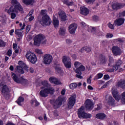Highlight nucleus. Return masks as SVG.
Segmentation results:
<instances>
[{
    "instance_id": "obj_16",
    "label": "nucleus",
    "mask_w": 125,
    "mask_h": 125,
    "mask_svg": "<svg viewBox=\"0 0 125 125\" xmlns=\"http://www.w3.org/2000/svg\"><path fill=\"white\" fill-rule=\"evenodd\" d=\"M19 66H18L16 67L17 72L20 73V74H24V71L23 68H27V65L22 61L19 62Z\"/></svg>"
},
{
    "instance_id": "obj_28",
    "label": "nucleus",
    "mask_w": 125,
    "mask_h": 125,
    "mask_svg": "<svg viewBox=\"0 0 125 125\" xmlns=\"http://www.w3.org/2000/svg\"><path fill=\"white\" fill-rule=\"evenodd\" d=\"M97 119L99 120H105L106 119V115L104 113H98L96 114Z\"/></svg>"
},
{
    "instance_id": "obj_5",
    "label": "nucleus",
    "mask_w": 125,
    "mask_h": 125,
    "mask_svg": "<svg viewBox=\"0 0 125 125\" xmlns=\"http://www.w3.org/2000/svg\"><path fill=\"white\" fill-rule=\"evenodd\" d=\"M25 57L27 61L31 62L32 64H35L36 62L38 61L36 54L31 51H27L26 52Z\"/></svg>"
},
{
    "instance_id": "obj_49",
    "label": "nucleus",
    "mask_w": 125,
    "mask_h": 125,
    "mask_svg": "<svg viewBox=\"0 0 125 125\" xmlns=\"http://www.w3.org/2000/svg\"><path fill=\"white\" fill-rule=\"evenodd\" d=\"M32 104H33V105H35L36 106H38V105H40V104L38 101L36 100L32 101Z\"/></svg>"
},
{
    "instance_id": "obj_48",
    "label": "nucleus",
    "mask_w": 125,
    "mask_h": 125,
    "mask_svg": "<svg viewBox=\"0 0 125 125\" xmlns=\"http://www.w3.org/2000/svg\"><path fill=\"white\" fill-rule=\"evenodd\" d=\"M113 34L111 33H107L106 35V38H107V39H111V38H113Z\"/></svg>"
},
{
    "instance_id": "obj_43",
    "label": "nucleus",
    "mask_w": 125,
    "mask_h": 125,
    "mask_svg": "<svg viewBox=\"0 0 125 125\" xmlns=\"http://www.w3.org/2000/svg\"><path fill=\"white\" fill-rule=\"evenodd\" d=\"M25 23H23L22 24V23H20V28H21V30H24L25 27Z\"/></svg>"
},
{
    "instance_id": "obj_1",
    "label": "nucleus",
    "mask_w": 125,
    "mask_h": 125,
    "mask_svg": "<svg viewBox=\"0 0 125 125\" xmlns=\"http://www.w3.org/2000/svg\"><path fill=\"white\" fill-rule=\"evenodd\" d=\"M12 6L9 8H5V11L10 14L11 19H15L18 13L23 12V7L17 0H11Z\"/></svg>"
},
{
    "instance_id": "obj_42",
    "label": "nucleus",
    "mask_w": 125,
    "mask_h": 125,
    "mask_svg": "<svg viewBox=\"0 0 125 125\" xmlns=\"http://www.w3.org/2000/svg\"><path fill=\"white\" fill-rule=\"evenodd\" d=\"M42 85H43L44 86H48V83L46 81H44L42 82Z\"/></svg>"
},
{
    "instance_id": "obj_4",
    "label": "nucleus",
    "mask_w": 125,
    "mask_h": 125,
    "mask_svg": "<svg viewBox=\"0 0 125 125\" xmlns=\"http://www.w3.org/2000/svg\"><path fill=\"white\" fill-rule=\"evenodd\" d=\"M0 90L1 91V94L5 98H7L9 96V88L8 86L3 83H0Z\"/></svg>"
},
{
    "instance_id": "obj_61",
    "label": "nucleus",
    "mask_w": 125,
    "mask_h": 125,
    "mask_svg": "<svg viewBox=\"0 0 125 125\" xmlns=\"http://www.w3.org/2000/svg\"><path fill=\"white\" fill-rule=\"evenodd\" d=\"M65 92H66V90H65V89H63L62 90L61 94H62V95H64Z\"/></svg>"
},
{
    "instance_id": "obj_36",
    "label": "nucleus",
    "mask_w": 125,
    "mask_h": 125,
    "mask_svg": "<svg viewBox=\"0 0 125 125\" xmlns=\"http://www.w3.org/2000/svg\"><path fill=\"white\" fill-rule=\"evenodd\" d=\"M109 63L108 66H113L114 65V60H113V58L110 56H109Z\"/></svg>"
},
{
    "instance_id": "obj_55",
    "label": "nucleus",
    "mask_w": 125,
    "mask_h": 125,
    "mask_svg": "<svg viewBox=\"0 0 125 125\" xmlns=\"http://www.w3.org/2000/svg\"><path fill=\"white\" fill-rule=\"evenodd\" d=\"M102 107V106H101V104H99L98 105V107L96 108V110L97 111H99V110H100V109H101Z\"/></svg>"
},
{
    "instance_id": "obj_34",
    "label": "nucleus",
    "mask_w": 125,
    "mask_h": 125,
    "mask_svg": "<svg viewBox=\"0 0 125 125\" xmlns=\"http://www.w3.org/2000/svg\"><path fill=\"white\" fill-rule=\"evenodd\" d=\"M103 77V74L101 73H98L94 77V80H99Z\"/></svg>"
},
{
    "instance_id": "obj_10",
    "label": "nucleus",
    "mask_w": 125,
    "mask_h": 125,
    "mask_svg": "<svg viewBox=\"0 0 125 125\" xmlns=\"http://www.w3.org/2000/svg\"><path fill=\"white\" fill-rule=\"evenodd\" d=\"M63 100L64 98H63V97H59L57 100H52L50 102L51 104L53 105L55 109H58V108H60L61 105H62V102H63Z\"/></svg>"
},
{
    "instance_id": "obj_3",
    "label": "nucleus",
    "mask_w": 125,
    "mask_h": 125,
    "mask_svg": "<svg viewBox=\"0 0 125 125\" xmlns=\"http://www.w3.org/2000/svg\"><path fill=\"white\" fill-rule=\"evenodd\" d=\"M81 26L83 28L85 27L89 32L94 33V34H95L97 36H101V35H102L101 31L99 30V27H93L92 26H88V25H86L84 22H81Z\"/></svg>"
},
{
    "instance_id": "obj_22",
    "label": "nucleus",
    "mask_w": 125,
    "mask_h": 125,
    "mask_svg": "<svg viewBox=\"0 0 125 125\" xmlns=\"http://www.w3.org/2000/svg\"><path fill=\"white\" fill-rule=\"evenodd\" d=\"M59 16L62 21H65V20H67V16L66 15V13L63 11L59 12Z\"/></svg>"
},
{
    "instance_id": "obj_39",
    "label": "nucleus",
    "mask_w": 125,
    "mask_h": 125,
    "mask_svg": "<svg viewBox=\"0 0 125 125\" xmlns=\"http://www.w3.org/2000/svg\"><path fill=\"white\" fill-rule=\"evenodd\" d=\"M31 25H28L26 26V32H25V34L26 35L27 34H28V33H29V32L30 31V30H31Z\"/></svg>"
},
{
    "instance_id": "obj_58",
    "label": "nucleus",
    "mask_w": 125,
    "mask_h": 125,
    "mask_svg": "<svg viewBox=\"0 0 125 125\" xmlns=\"http://www.w3.org/2000/svg\"><path fill=\"white\" fill-rule=\"evenodd\" d=\"M46 13V10H42L41 11V14L42 15L45 14Z\"/></svg>"
},
{
    "instance_id": "obj_17",
    "label": "nucleus",
    "mask_w": 125,
    "mask_h": 125,
    "mask_svg": "<svg viewBox=\"0 0 125 125\" xmlns=\"http://www.w3.org/2000/svg\"><path fill=\"white\" fill-rule=\"evenodd\" d=\"M122 63H123V62L121 60H118L117 62L116 65L113 67V69H106L107 72H109L110 73H112L114 72V71H118V70H119V68H120Z\"/></svg>"
},
{
    "instance_id": "obj_35",
    "label": "nucleus",
    "mask_w": 125,
    "mask_h": 125,
    "mask_svg": "<svg viewBox=\"0 0 125 125\" xmlns=\"http://www.w3.org/2000/svg\"><path fill=\"white\" fill-rule=\"evenodd\" d=\"M77 83H72L69 84V87L70 89H76V88L77 87Z\"/></svg>"
},
{
    "instance_id": "obj_33",
    "label": "nucleus",
    "mask_w": 125,
    "mask_h": 125,
    "mask_svg": "<svg viewBox=\"0 0 125 125\" xmlns=\"http://www.w3.org/2000/svg\"><path fill=\"white\" fill-rule=\"evenodd\" d=\"M55 69L57 74H62L63 73V70L59 66H56Z\"/></svg>"
},
{
    "instance_id": "obj_18",
    "label": "nucleus",
    "mask_w": 125,
    "mask_h": 125,
    "mask_svg": "<svg viewBox=\"0 0 125 125\" xmlns=\"http://www.w3.org/2000/svg\"><path fill=\"white\" fill-rule=\"evenodd\" d=\"M85 106L87 110H92L94 104H93V102H92L91 100L88 99L86 100L85 102Z\"/></svg>"
},
{
    "instance_id": "obj_32",
    "label": "nucleus",
    "mask_w": 125,
    "mask_h": 125,
    "mask_svg": "<svg viewBox=\"0 0 125 125\" xmlns=\"http://www.w3.org/2000/svg\"><path fill=\"white\" fill-rule=\"evenodd\" d=\"M24 99V98L22 97H20L18 100L17 101V103L20 106H21L22 105V103H23Z\"/></svg>"
},
{
    "instance_id": "obj_40",
    "label": "nucleus",
    "mask_w": 125,
    "mask_h": 125,
    "mask_svg": "<svg viewBox=\"0 0 125 125\" xmlns=\"http://www.w3.org/2000/svg\"><path fill=\"white\" fill-rule=\"evenodd\" d=\"M82 50H85V51H87V52H89V51H91V49L88 47H85L82 48Z\"/></svg>"
},
{
    "instance_id": "obj_64",
    "label": "nucleus",
    "mask_w": 125,
    "mask_h": 125,
    "mask_svg": "<svg viewBox=\"0 0 125 125\" xmlns=\"http://www.w3.org/2000/svg\"><path fill=\"white\" fill-rule=\"evenodd\" d=\"M9 69H10V70L11 71H13V70L14 69V68L13 67V66L11 65V66H10Z\"/></svg>"
},
{
    "instance_id": "obj_24",
    "label": "nucleus",
    "mask_w": 125,
    "mask_h": 125,
    "mask_svg": "<svg viewBox=\"0 0 125 125\" xmlns=\"http://www.w3.org/2000/svg\"><path fill=\"white\" fill-rule=\"evenodd\" d=\"M124 23H125V19L122 18L117 19L114 21L115 25H117V26H122Z\"/></svg>"
},
{
    "instance_id": "obj_51",
    "label": "nucleus",
    "mask_w": 125,
    "mask_h": 125,
    "mask_svg": "<svg viewBox=\"0 0 125 125\" xmlns=\"http://www.w3.org/2000/svg\"><path fill=\"white\" fill-rule=\"evenodd\" d=\"M11 54H12V51L11 50H9L7 53V55L8 56H11Z\"/></svg>"
},
{
    "instance_id": "obj_54",
    "label": "nucleus",
    "mask_w": 125,
    "mask_h": 125,
    "mask_svg": "<svg viewBox=\"0 0 125 125\" xmlns=\"http://www.w3.org/2000/svg\"><path fill=\"white\" fill-rule=\"evenodd\" d=\"M66 43H67L68 44H71V43H72V40L70 39L66 40Z\"/></svg>"
},
{
    "instance_id": "obj_41",
    "label": "nucleus",
    "mask_w": 125,
    "mask_h": 125,
    "mask_svg": "<svg viewBox=\"0 0 125 125\" xmlns=\"http://www.w3.org/2000/svg\"><path fill=\"white\" fill-rule=\"evenodd\" d=\"M106 62H107V59L106 57H104L101 60L102 64H106Z\"/></svg>"
},
{
    "instance_id": "obj_37",
    "label": "nucleus",
    "mask_w": 125,
    "mask_h": 125,
    "mask_svg": "<svg viewBox=\"0 0 125 125\" xmlns=\"http://www.w3.org/2000/svg\"><path fill=\"white\" fill-rule=\"evenodd\" d=\"M63 3H64V4H66V5H72V4H73V3L69 2V0H63Z\"/></svg>"
},
{
    "instance_id": "obj_60",
    "label": "nucleus",
    "mask_w": 125,
    "mask_h": 125,
    "mask_svg": "<svg viewBox=\"0 0 125 125\" xmlns=\"http://www.w3.org/2000/svg\"><path fill=\"white\" fill-rule=\"evenodd\" d=\"M87 88H88V89H89L90 90H93V88L92 86H91V85H88L87 86Z\"/></svg>"
},
{
    "instance_id": "obj_8",
    "label": "nucleus",
    "mask_w": 125,
    "mask_h": 125,
    "mask_svg": "<svg viewBox=\"0 0 125 125\" xmlns=\"http://www.w3.org/2000/svg\"><path fill=\"white\" fill-rule=\"evenodd\" d=\"M74 66L75 68H74V70L77 74L82 75V72L85 71V67L83 65L82 63L79 62H75L74 63Z\"/></svg>"
},
{
    "instance_id": "obj_6",
    "label": "nucleus",
    "mask_w": 125,
    "mask_h": 125,
    "mask_svg": "<svg viewBox=\"0 0 125 125\" xmlns=\"http://www.w3.org/2000/svg\"><path fill=\"white\" fill-rule=\"evenodd\" d=\"M78 116L80 119L83 118V119H90L92 115L89 113H87L84 112V107L81 106L80 108L78 110Z\"/></svg>"
},
{
    "instance_id": "obj_14",
    "label": "nucleus",
    "mask_w": 125,
    "mask_h": 125,
    "mask_svg": "<svg viewBox=\"0 0 125 125\" xmlns=\"http://www.w3.org/2000/svg\"><path fill=\"white\" fill-rule=\"evenodd\" d=\"M52 60H53V58L51 55L45 54L43 58V63L45 65H49L52 62Z\"/></svg>"
},
{
    "instance_id": "obj_2",
    "label": "nucleus",
    "mask_w": 125,
    "mask_h": 125,
    "mask_svg": "<svg viewBox=\"0 0 125 125\" xmlns=\"http://www.w3.org/2000/svg\"><path fill=\"white\" fill-rule=\"evenodd\" d=\"M122 87L125 88V81L120 80L116 84V86H113L112 88V94L113 97L117 101L120 100V95H119V92L117 90V87Z\"/></svg>"
},
{
    "instance_id": "obj_9",
    "label": "nucleus",
    "mask_w": 125,
    "mask_h": 125,
    "mask_svg": "<svg viewBox=\"0 0 125 125\" xmlns=\"http://www.w3.org/2000/svg\"><path fill=\"white\" fill-rule=\"evenodd\" d=\"M54 92V89L52 88H43L40 92V95L42 97H47L48 96L49 93L50 94Z\"/></svg>"
},
{
    "instance_id": "obj_45",
    "label": "nucleus",
    "mask_w": 125,
    "mask_h": 125,
    "mask_svg": "<svg viewBox=\"0 0 125 125\" xmlns=\"http://www.w3.org/2000/svg\"><path fill=\"white\" fill-rule=\"evenodd\" d=\"M35 52H36V53H38V54H42V51L41 49H36L35 50Z\"/></svg>"
},
{
    "instance_id": "obj_47",
    "label": "nucleus",
    "mask_w": 125,
    "mask_h": 125,
    "mask_svg": "<svg viewBox=\"0 0 125 125\" xmlns=\"http://www.w3.org/2000/svg\"><path fill=\"white\" fill-rule=\"evenodd\" d=\"M92 78V77H91V76H89V78H88L87 79V83H88L89 84H90V83H91V79Z\"/></svg>"
},
{
    "instance_id": "obj_30",
    "label": "nucleus",
    "mask_w": 125,
    "mask_h": 125,
    "mask_svg": "<svg viewBox=\"0 0 125 125\" xmlns=\"http://www.w3.org/2000/svg\"><path fill=\"white\" fill-rule=\"evenodd\" d=\"M21 29H16L15 34L18 35L20 38H21L23 36V31H21Z\"/></svg>"
},
{
    "instance_id": "obj_53",
    "label": "nucleus",
    "mask_w": 125,
    "mask_h": 125,
    "mask_svg": "<svg viewBox=\"0 0 125 125\" xmlns=\"http://www.w3.org/2000/svg\"><path fill=\"white\" fill-rule=\"evenodd\" d=\"M81 75L82 74H77L76 75V78H78V79H83V76Z\"/></svg>"
},
{
    "instance_id": "obj_57",
    "label": "nucleus",
    "mask_w": 125,
    "mask_h": 125,
    "mask_svg": "<svg viewBox=\"0 0 125 125\" xmlns=\"http://www.w3.org/2000/svg\"><path fill=\"white\" fill-rule=\"evenodd\" d=\"M18 45H17V44L16 43H14L13 44V48H14V49H16V48H17L18 47Z\"/></svg>"
},
{
    "instance_id": "obj_44",
    "label": "nucleus",
    "mask_w": 125,
    "mask_h": 125,
    "mask_svg": "<svg viewBox=\"0 0 125 125\" xmlns=\"http://www.w3.org/2000/svg\"><path fill=\"white\" fill-rule=\"evenodd\" d=\"M110 83V82H106L103 86L101 87V89L105 88L108 86V85Z\"/></svg>"
},
{
    "instance_id": "obj_26",
    "label": "nucleus",
    "mask_w": 125,
    "mask_h": 125,
    "mask_svg": "<svg viewBox=\"0 0 125 125\" xmlns=\"http://www.w3.org/2000/svg\"><path fill=\"white\" fill-rule=\"evenodd\" d=\"M113 9H120L123 7V5L119 3H114L112 5Z\"/></svg>"
},
{
    "instance_id": "obj_25",
    "label": "nucleus",
    "mask_w": 125,
    "mask_h": 125,
    "mask_svg": "<svg viewBox=\"0 0 125 125\" xmlns=\"http://www.w3.org/2000/svg\"><path fill=\"white\" fill-rule=\"evenodd\" d=\"M22 2L26 5H33L36 1L35 0H22Z\"/></svg>"
},
{
    "instance_id": "obj_56",
    "label": "nucleus",
    "mask_w": 125,
    "mask_h": 125,
    "mask_svg": "<svg viewBox=\"0 0 125 125\" xmlns=\"http://www.w3.org/2000/svg\"><path fill=\"white\" fill-rule=\"evenodd\" d=\"M13 33H14V29H12L9 31L10 36H13Z\"/></svg>"
},
{
    "instance_id": "obj_27",
    "label": "nucleus",
    "mask_w": 125,
    "mask_h": 125,
    "mask_svg": "<svg viewBox=\"0 0 125 125\" xmlns=\"http://www.w3.org/2000/svg\"><path fill=\"white\" fill-rule=\"evenodd\" d=\"M53 24L56 28L59 27V21L58 19L55 18L54 16L53 17Z\"/></svg>"
},
{
    "instance_id": "obj_20",
    "label": "nucleus",
    "mask_w": 125,
    "mask_h": 125,
    "mask_svg": "<svg viewBox=\"0 0 125 125\" xmlns=\"http://www.w3.org/2000/svg\"><path fill=\"white\" fill-rule=\"evenodd\" d=\"M49 81L52 83H54V84H61V82L59 80H58V79L54 77H52L50 78Z\"/></svg>"
},
{
    "instance_id": "obj_23",
    "label": "nucleus",
    "mask_w": 125,
    "mask_h": 125,
    "mask_svg": "<svg viewBox=\"0 0 125 125\" xmlns=\"http://www.w3.org/2000/svg\"><path fill=\"white\" fill-rule=\"evenodd\" d=\"M81 13L83 15H87L89 13V10L85 7L82 6L80 8Z\"/></svg>"
},
{
    "instance_id": "obj_62",
    "label": "nucleus",
    "mask_w": 125,
    "mask_h": 125,
    "mask_svg": "<svg viewBox=\"0 0 125 125\" xmlns=\"http://www.w3.org/2000/svg\"><path fill=\"white\" fill-rule=\"evenodd\" d=\"M29 72H30V73H34V68L30 67L29 68Z\"/></svg>"
},
{
    "instance_id": "obj_50",
    "label": "nucleus",
    "mask_w": 125,
    "mask_h": 125,
    "mask_svg": "<svg viewBox=\"0 0 125 125\" xmlns=\"http://www.w3.org/2000/svg\"><path fill=\"white\" fill-rule=\"evenodd\" d=\"M107 25L109 29H111V30H114V25H113V24H111V23H108Z\"/></svg>"
},
{
    "instance_id": "obj_19",
    "label": "nucleus",
    "mask_w": 125,
    "mask_h": 125,
    "mask_svg": "<svg viewBox=\"0 0 125 125\" xmlns=\"http://www.w3.org/2000/svg\"><path fill=\"white\" fill-rule=\"evenodd\" d=\"M78 28V25L76 23H72L69 25L68 27V30L69 31L70 34L71 35H75L76 33V30Z\"/></svg>"
},
{
    "instance_id": "obj_13",
    "label": "nucleus",
    "mask_w": 125,
    "mask_h": 125,
    "mask_svg": "<svg viewBox=\"0 0 125 125\" xmlns=\"http://www.w3.org/2000/svg\"><path fill=\"white\" fill-rule=\"evenodd\" d=\"M76 95H72L68 100L67 106L69 109H72L76 103Z\"/></svg>"
},
{
    "instance_id": "obj_59",
    "label": "nucleus",
    "mask_w": 125,
    "mask_h": 125,
    "mask_svg": "<svg viewBox=\"0 0 125 125\" xmlns=\"http://www.w3.org/2000/svg\"><path fill=\"white\" fill-rule=\"evenodd\" d=\"M29 21H32V20H34V16H29Z\"/></svg>"
},
{
    "instance_id": "obj_11",
    "label": "nucleus",
    "mask_w": 125,
    "mask_h": 125,
    "mask_svg": "<svg viewBox=\"0 0 125 125\" xmlns=\"http://www.w3.org/2000/svg\"><path fill=\"white\" fill-rule=\"evenodd\" d=\"M40 23L42 26H49L52 23V21L47 15H45L42 17Z\"/></svg>"
},
{
    "instance_id": "obj_46",
    "label": "nucleus",
    "mask_w": 125,
    "mask_h": 125,
    "mask_svg": "<svg viewBox=\"0 0 125 125\" xmlns=\"http://www.w3.org/2000/svg\"><path fill=\"white\" fill-rule=\"evenodd\" d=\"M0 46H5V42L1 39H0Z\"/></svg>"
},
{
    "instance_id": "obj_31",
    "label": "nucleus",
    "mask_w": 125,
    "mask_h": 125,
    "mask_svg": "<svg viewBox=\"0 0 125 125\" xmlns=\"http://www.w3.org/2000/svg\"><path fill=\"white\" fill-rule=\"evenodd\" d=\"M66 32H67V30H66L65 27L61 28L60 30V35H61V36H65V35H66Z\"/></svg>"
},
{
    "instance_id": "obj_29",
    "label": "nucleus",
    "mask_w": 125,
    "mask_h": 125,
    "mask_svg": "<svg viewBox=\"0 0 125 125\" xmlns=\"http://www.w3.org/2000/svg\"><path fill=\"white\" fill-rule=\"evenodd\" d=\"M108 103L109 105L113 106L115 105V100L113 98V97L111 96H109L108 98Z\"/></svg>"
},
{
    "instance_id": "obj_21",
    "label": "nucleus",
    "mask_w": 125,
    "mask_h": 125,
    "mask_svg": "<svg viewBox=\"0 0 125 125\" xmlns=\"http://www.w3.org/2000/svg\"><path fill=\"white\" fill-rule=\"evenodd\" d=\"M112 50L114 55H120L121 54V49L118 46H113Z\"/></svg>"
},
{
    "instance_id": "obj_7",
    "label": "nucleus",
    "mask_w": 125,
    "mask_h": 125,
    "mask_svg": "<svg viewBox=\"0 0 125 125\" xmlns=\"http://www.w3.org/2000/svg\"><path fill=\"white\" fill-rule=\"evenodd\" d=\"M12 77L14 82L17 83H21V84H23V85H26L27 83H28V80L22 77H20V76H18L14 73L12 74Z\"/></svg>"
},
{
    "instance_id": "obj_12",
    "label": "nucleus",
    "mask_w": 125,
    "mask_h": 125,
    "mask_svg": "<svg viewBox=\"0 0 125 125\" xmlns=\"http://www.w3.org/2000/svg\"><path fill=\"white\" fill-rule=\"evenodd\" d=\"M44 39H45V37L42 34L36 35L34 39V45H36V46H40V44H41L42 41H43Z\"/></svg>"
},
{
    "instance_id": "obj_63",
    "label": "nucleus",
    "mask_w": 125,
    "mask_h": 125,
    "mask_svg": "<svg viewBox=\"0 0 125 125\" xmlns=\"http://www.w3.org/2000/svg\"><path fill=\"white\" fill-rule=\"evenodd\" d=\"M77 83V86H81V85H82V83H81V82H79V83Z\"/></svg>"
},
{
    "instance_id": "obj_52",
    "label": "nucleus",
    "mask_w": 125,
    "mask_h": 125,
    "mask_svg": "<svg viewBox=\"0 0 125 125\" xmlns=\"http://www.w3.org/2000/svg\"><path fill=\"white\" fill-rule=\"evenodd\" d=\"M104 80H109V79H110V77L108 75H104Z\"/></svg>"
},
{
    "instance_id": "obj_38",
    "label": "nucleus",
    "mask_w": 125,
    "mask_h": 125,
    "mask_svg": "<svg viewBox=\"0 0 125 125\" xmlns=\"http://www.w3.org/2000/svg\"><path fill=\"white\" fill-rule=\"evenodd\" d=\"M121 101L122 103H123L124 104H125V92L122 94Z\"/></svg>"
},
{
    "instance_id": "obj_15",
    "label": "nucleus",
    "mask_w": 125,
    "mask_h": 125,
    "mask_svg": "<svg viewBox=\"0 0 125 125\" xmlns=\"http://www.w3.org/2000/svg\"><path fill=\"white\" fill-rule=\"evenodd\" d=\"M62 62L66 68L70 69L72 67V61L70 57L64 56L62 58Z\"/></svg>"
}]
</instances>
